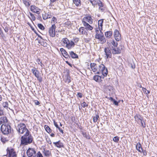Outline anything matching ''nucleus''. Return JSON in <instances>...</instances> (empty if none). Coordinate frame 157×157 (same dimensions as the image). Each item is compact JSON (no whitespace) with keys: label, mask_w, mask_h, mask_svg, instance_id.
<instances>
[{"label":"nucleus","mask_w":157,"mask_h":157,"mask_svg":"<svg viewBox=\"0 0 157 157\" xmlns=\"http://www.w3.org/2000/svg\"><path fill=\"white\" fill-rule=\"evenodd\" d=\"M33 140V137L30 134L29 131L26 132L21 138V144L26 145L31 143Z\"/></svg>","instance_id":"nucleus-1"},{"label":"nucleus","mask_w":157,"mask_h":157,"mask_svg":"<svg viewBox=\"0 0 157 157\" xmlns=\"http://www.w3.org/2000/svg\"><path fill=\"white\" fill-rule=\"evenodd\" d=\"M1 129L2 132L5 135H7L11 132V127L8 124H2L1 127Z\"/></svg>","instance_id":"nucleus-2"},{"label":"nucleus","mask_w":157,"mask_h":157,"mask_svg":"<svg viewBox=\"0 0 157 157\" xmlns=\"http://www.w3.org/2000/svg\"><path fill=\"white\" fill-rule=\"evenodd\" d=\"M16 129L19 134H23L25 132H26L29 131L26 128L25 124L23 123H20L18 124L16 127Z\"/></svg>","instance_id":"nucleus-3"},{"label":"nucleus","mask_w":157,"mask_h":157,"mask_svg":"<svg viewBox=\"0 0 157 157\" xmlns=\"http://www.w3.org/2000/svg\"><path fill=\"white\" fill-rule=\"evenodd\" d=\"M95 38L96 39H98L100 43L101 44H103L106 42V39L102 31H100L99 34H98L97 35L95 34Z\"/></svg>","instance_id":"nucleus-4"},{"label":"nucleus","mask_w":157,"mask_h":157,"mask_svg":"<svg viewBox=\"0 0 157 157\" xmlns=\"http://www.w3.org/2000/svg\"><path fill=\"white\" fill-rule=\"evenodd\" d=\"M28 157H36V151L34 148H29L26 151Z\"/></svg>","instance_id":"nucleus-5"},{"label":"nucleus","mask_w":157,"mask_h":157,"mask_svg":"<svg viewBox=\"0 0 157 157\" xmlns=\"http://www.w3.org/2000/svg\"><path fill=\"white\" fill-rule=\"evenodd\" d=\"M7 154H8V157H17L16 152L13 148L9 149L7 148L6 150Z\"/></svg>","instance_id":"nucleus-6"},{"label":"nucleus","mask_w":157,"mask_h":157,"mask_svg":"<svg viewBox=\"0 0 157 157\" xmlns=\"http://www.w3.org/2000/svg\"><path fill=\"white\" fill-rule=\"evenodd\" d=\"M56 26L55 24L52 25V26L49 29V33L50 36L52 37H54L55 36V29Z\"/></svg>","instance_id":"nucleus-7"},{"label":"nucleus","mask_w":157,"mask_h":157,"mask_svg":"<svg viewBox=\"0 0 157 157\" xmlns=\"http://www.w3.org/2000/svg\"><path fill=\"white\" fill-rule=\"evenodd\" d=\"M114 36L116 40L119 41L121 39V35L117 29H115L114 32Z\"/></svg>","instance_id":"nucleus-8"},{"label":"nucleus","mask_w":157,"mask_h":157,"mask_svg":"<svg viewBox=\"0 0 157 157\" xmlns=\"http://www.w3.org/2000/svg\"><path fill=\"white\" fill-rule=\"evenodd\" d=\"M82 21H86L90 24H92L93 22V19L90 15H87L84 17Z\"/></svg>","instance_id":"nucleus-9"},{"label":"nucleus","mask_w":157,"mask_h":157,"mask_svg":"<svg viewBox=\"0 0 157 157\" xmlns=\"http://www.w3.org/2000/svg\"><path fill=\"white\" fill-rule=\"evenodd\" d=\"M30 10L33 13H36L37 14L40 13L39 9L35 6H31Z\"/></svg>","instance_id":"nucleus-10"},{"label":"nucleus","mask_w":157,"mask_h":157,"mask_svg":"<svg viewBox=\"0 0 157 157\" xmlns=\"http://www.w3.org/2000/svg\"><path fill=\"white\" fill-rule=\"evenodd\" d=\"M60 51L61 52L63 56L66 58H70V56L66 51L63 48H61L60 49Z\"/></svg>","instance_id":"nucleus-11"},{"label":"nucleus","mask_w":157,"mask_h":157,"mask_svg":"<svg viewBox=\"0 0 157 157\" xmlns=\"http://www.w3.org/2000/svg\"><path fill=\"white\" fill-rule=\"evenodd\" d=\"M104 51L105 53L107 58H108L109 57L110 58L112 54L109 48L108 47L105 48L104 49Z\"/></svg>","instance_id":"nucleus-12"},{"label":"nucleus","mask_w":157,"mask_h":157,"mask_svg":"<svg viewBox=\"0 0 157 157\" xmlns=\"http://www.w3.org/2000/svg\"><path fill=\"white\" fill-rule=\"evenodd\" d=\"M8 122V120L6 117H0V125L2 124H5Z\"/></svg>","instance_id":"nucleus-13"},{"label":"nucleus","mask_w":157,"mask_h":157,"mask_svg":"<svg viewBox=\"0 0 157 157\" xmlns=\"http://www.w3.org/2000/svg\"><path fill=\"white\" fill-rule=\"evenodd\" d=\"M82 23L84 26L85 27V28L87 29L91 30L93 29V28L86 22L84 21H82Z\"/></svg>","instance_id":"nucleus-14"},{"label":"nucleus","mask_w":157,"mask_h":157,"mask_svg":"<svg viewBox=\"0 0 157 157\" xmlns=\"http://www.w3.org/2000/svg\"><path fill=\"white\" fill-rule=\"evenodd\" d=\"M75 44L74 42L71 40L68 42L67 44L66 45V48H68V49H70L74 47L75 46Z\"/></svg>","instance_id":"nucleus-15"},{"label":"nucleus","mask_w":157,"mask_h":157,"mask_svg":"<svg viewBox=\"0 0 157 157\" xmlns=\"http://www.w3.org/2000/svg\"><path fill=\"white\" fill-rule=\"evenodd\" d=\"M52 15L51 13L48 12L47 13H45L44 14H43L42 17L44 20H46L48 18H50L52 17Z\"/></svg>","instance_id":"nucleus-16"},{"label":"nucleus","mask_w":157,"mask_h":157,"mask_svg":"<svg viewBox=\"0 0 157 157\" xmlns=\"http://www.w3.org/2000/svg\"><path fill=\"white\" fill-rule=\"evenodd\" d=\"M135 120L138 123H140V122H141L143 120L142 117L140 115H135Z\"/></svg>","instance_id":"nucleus-17"},{"label":"nucleus","mask_w":157,"mask_h":157,"mask_svg":"<svg viewBox=\"0 0 157 157\" xmlns=\"http://www.w3.org/2000/svg\"><path fill=\"white\" fill-rule=\"evenodd\" d=\"M34 76L36 77L39 75V72L38 71L35 67H33L31 70Z\"/></svg>","instance_id":"nucleus-18"},{"label":"nucleus","mask_w":157,"mask_h":157,"mask_svg":"<svg viewBox=\"0 0 157 157\" xmlns=\"http://www.w3.org/2000/svg\"><path fill=\"white\" fill-rule=\"evenodd\" d=\"M136 150L139 152H142L143 151V149L141 144L140 143H137L136 146Z\"/></svg>","instance_id":"nucleus-19"},{"label":"nucleus","mask_w":157,"mask_h":157,"mask_svg":"<svg viewBox=\"0 0 157 157\" xmlns=\"http://www.w3.org/2000/svg\"><path fill=\"white\" fill-rule=\"evenodd\" d=\"M112 53L113 54H119L121 52V50L118 48H116L112 47Z\"/></svg>","instance_id":"nucleus-20"},{"label":"nucleus","mask_w":157,"mask_h":157,"mask_svg":"<svg viewBox=\"0 0 157 157\" xmlns=\"http://www.w3.org/2000/svg\"><path fill=\"white\" fill-rule=\"evenodd\" d=\"M90 67L94 72H95L97 69V67L96 63H91Z\"/></svg>","instance_id":"nucleus-21"},{"label":"nucleus","mask_w":157,"mask_h":157,"mask_svg":"<svg viewBox=\"0 0 157 157\" xmlns=\"http://www.w3.org/2000/svg\"><path fill=\"white\" fill-rule=\"evenodd\" d=\"M113 34L112 32L111 31H108L105 33V35L107 39L110 38Z\"/></svg>","instance_id":"nucleus-22"},{"label":"nucleus","mask_w":157,"mask_h":157,"mask_svg":"<svg viewBox=\"0 0 157 157\" xmlns=\"http://www.w3.org/2000/svg\"><path fill=\"white\" fill-rule=\"evenodd\" d=\"M53 143L56 146L58 147L61 148L63 147V143L59 141L57 142H53Z\"/></svg>","instance_id":"nucleus-23"},{"label":"nucleus","mask_w":157,"mask_h":157,"mask_svg":"<svg viewBox=\"0 0 157 157\" xmlns=\"http://www.w3.org/2000/svg\"><path fill=\"white\" fill-rule=\"evenodd\" d=\"M69 54L71 57L73 59L78 58V56L76 53H75L73 51L69 52Z\"/></svg>","instance_id":"nucleus-24"},{"label":"nucleus","mask_w":157,"mask_h":157,"mask_svg":"<svg viewBox=\"0 0 157 157\" xmlns=\"http://www.w3.org/2000/svg\"><path fill=\"white\" fill-rule=\"evenodd\" d=\"M101 78H103V77L102 76H99L98 75H95L94 76L93 79L96 82H99Z\"/></svg>","instance_id":"nucleus-25"},{"label":"nucleus","mask_w":157,"mask_h":157,"mask_svg":"<svg viewBox=\"0 0 157 157\" xmlns=\"http://www.w3.org/2000/svg\"><path fill=\"white\" fill-rule=\"evenodd\" d=\"M106 68L105 67V66L104 64H101L99 66V71H101L102 73L103 71L104 70V69H105Z\"/></svg>","instance_id":"nucleus-26"},{"label":"nucleus","mask_w":157,"mask_h":157,"mask_svg":"<svg viewBox=\"0 0 157 157\" xmlns=\"http://www.w3.org/2000/svg\"><path fill=\"white\" fill-rule=\"evenodd\" d=\"M103 19L100 20L98 21V26L99 27L101 30H102L103 23Z\"/></svg>","instance_id":"nucleus-27"},{"label":"nucleus","mask_w":157,"mask_h":157,"mask_svg":"<svg viewBox=\"0 0 157 157\" xmlns=\"http://www.w3.org/2000/svg\"><path fill=\"white\" fill-rule=\"evenodd\" d=\"M73 1L77 6H81V2L80 0H73Z\"/></svg>","instance_id":"nucleus-28"},{"label":"nucleus","mask_w":157,"mask_h":157,"mask_svg":"<svg viewBox=\"0 0 157 157\" xmlns=\"http://www.w3.org/2000/svg\"><path fill=\"white\" fill-rule=\"evenodd\" d=\"M108 71L107 68H106L105 69H104V70L103 71L102 73H101L102 74V76L103 77V78L105 77H106L108 74Z\"/></svg>","instance_id":"nucleus-29"},{"label":"nucleus","mask_w":157,"mask_h":157,"mask_svg":"<svg viewBox=\"0 0 157 157\" xmlns=\"http://www.w3.org/2000/svg\"><path fill=\"white\" fill-rule=\"evenodd\" d=\"M99 118V115L98 113L97 114L96 113V116L94 117L93 121L95 123L97 122Z\"/></svg>","instance_id":"nucleus-30"},{"label":"nucleus","mask_w":157,"mask_h":157,"mask_svg":"<svg viewBox=\"0 0 157 157\" xmlns=\"http://www.w3.org/2000/svg\"><path fill=\"white\" fill-rule=\"evenodd\" d=\"M71 77L70 76L69 74L67 73L66 75V78L65 79V82H67L68 83L71 82Z\"/></svg>","instance_id":"nucleus-31"},{"label":"nucleus","mask_w":157,"mask_h":157,"mask_svg":"<svg viewBox=\"0 0 157 157\" xmlns=\"http://www.w3.org/2000/svg\"><path fill=\"white\" fill-rule=\"evenodd\" d=\"M82 135L83 136L87 139H90V136L89 135L88 133L86 132H83Z\"/></svg>","instance_id":"nucleus-32"},{"label":"nucleus","mask_w":157,"mask_h":157,"mask_svg":"<svg viewBox=\"0 0 157 157\" xmlns=\"http://www.w3.org/2000/svg\"><path fill=\"white\" fill-rule=\"evenodd\" d=\"M70 41L67 38H63L62 39V41L63 42V43L65 44L66 45L67 44L68 42Z\"/></svg>","instance_id":"nucleus-33"},{"label":"nucleus","mask_w":157,"mask_h":157,"mask_svg":"<svg viewBox=\"0 0 157 157\" xmlns=\"http://www.w3.org/2000/svg\"><path fill=\"white\" fill-rule=\"evenodd\" d=\"M44 128L46 131L48 133H50L52 132V130L47 125H45Z\"/></svg>","instance_id":"nucleus-34"},{"label":"nucleus","mask_w":157,"mask_h":157,"mask_svg":"<svg viewBox=\"0 0 157 157\" xmlns=\"http://www.w3.org/2000/svg\"><path fill=\"white\" fill-rule=\"evenodd\" d=\"M102 30H101V28L99 27L98 26V27L96 28L95 29V34H99L100 33V31H102Z\"/></svg>","instance_id":"nucleus-35"},{"label":"nucleus","mask_w":157,"mask_h":157,"mask_svg":"<svg viewBox=\"0 0 157 157\" xmlns=\"http://www.w3.org/2000/svg\"><path fill=\"white\" fill-rule=\"evenodd\" d=\"M43 153L46 156H49L51 154L49 150H44Z\"/></svg>","instance_id":"nucleus-36"},{"label":"nucleus","mask_w":157,"mask_h":157,"mask_svg":"<svg viewBox=\"0 0 157 157\" xmlns=\"http://www.w3.org/2000/svg\"><path fill=\"white\" fill-rule=\"evenodd\" d=\"M79 32L81 33L82 34H85V32L84 31V28L83 27L80 28L79 30Z\"/></svg>","instance_id":"nucleus-37"},{"label":"nucleus","mask_w":157,"mask_h":157,"mask_svg":"<svg viewBox=\"0 0 157 157\" xmlns=\"http://www.w3.org/2000/svg\"><path fill=\"white\" fill-rule=\"evenodd\" d=\"M36 62L39 65H40L42 67L44 66V65L42 63V62L40 61V59L38 58L36 60Z\"/></svg>","instance_id":"nucleus-38"},{"label":"nucleus","mask_w":157,"mask_h":157,"mask_svg":"<svg viewBox=\"0 0 157 157\" xmlns=\"http://www.w3.org/2000/svg\"><path fill=\"white\" fill-rule=\"evenodd\" d=\"M2 105L5 108H7L8 107L9 104L7 101H6L5 102H3V103L2 104Z\"/></svg>","instance_id":"nucleus-39"},{"label":"nucleus","mask_w":157,"mask_h":157,"mask_svg":"<svg viewBox=\"0 0 157 157\" xmlns=\"http://www.w3.org/2000/svg\"><path fill=\"white\" fill-rule=\"evenodd\" d=\"M38 27L41 30H44V27L43 25L41 24H38L37 25Z\"/></svg>","instance_id":"nucleus-40"},{"label":"nucleus","mask_w":157,"mask_h":157,"mask_svg":"<svg viewBox=\"0 0 157 157\" xmlns=\"http://www.w3.org/2000/svg\"><path fill=\"white\" fill-rule=\"evenodd\" d=\"M142 89L143 90L144 92L146 94H148L150 93V91L147 90L145 88L142 87Z\"/></svg>","instance_id":"nucleus-41"},{"label":"nucleus","mask_w":157,"mask_h":157,"mask_svg":"<svg viewBox=\"0 0 157 157\" xmlns=\"http://www.w3.org/2000/svg\"><path fill=\"white\" fill-rule=\"evenodd\" d=\"M113 141L115 142H117L119 140V137L117 136H115L113 139Z\"/></svg>","instance_id":"nucleus-42"},{"label":"nucleus","mask_w":157,"mask_h":157,"mask_svg":"<svg viewBox=\"0 0 157 157\" xmlns=\"http://www.w3.org/2000/svg\"><path fill=\"white\" fill-rule=\"evenodd\" d=\"M112 44L115 47H117V46L118 44L114 40H113L111 42Z\"/></svg>","instance_id":"nucleus-43"},{"label":"nucleus","mask_w":157,"mask_h":157,"mask_svg":"<svg viewBox=\"0 0 157 157\" xmlns=\"http://www.w3.org/2000/svg\"><path fill=\"white\" fill-rule=\"evenodd\" d=\"M36 157H43L42 154L41 153L40 151H38L36 154Z\"/></svg>","instance_id":"nucleus-44"},{"label":"nucleus","mask_w":157,"mask_h":157,"mask_svg":"<svg viewBox=\"0 0 157 157\" xmlns=\"http://www.w3.org/2000/svg\"><path fill=\"white\" fill-rule=\"evenodd\" d=\"M52 22L54 23H55L56 22L57 23V19L54 17H53L52 18Z\"/></svg>","instance_id":"nucleus-45"},{"label":"nucleus","mask_w":157,"mask_h":157,"mask_svg":"<svg viewBox=\"0 0 157 157\" xmlns=\"http://www.w3.org/2000/svg\"><path fill=\"white\" fill-rule=\"evenodd\" d=\"M30 16H31V17L32 20L33 21H34L35 20L36 18H35V17L33 15V14L32 13H30Z\"/></svg>","instance_id":"nucleus-46"},{"label":"nucleus","mask_w":157,"mask_h":157,"mask_svg":"<svg viewBox=\"0 0 157 157\" xmlns=\"http://www.w3.org/2000/svg\"><path fill=\"white\" fill-rule=\"evenodd\" d=\"M88 106V104L85 102H84L82 104V106L83 107H85L87 106Z\"/></svg>","instance_id":"nucleus-47"},{"label":"nucleus","mask_w":157,"mask_h":157,"mask_svg":"<svg viewBox=\"0 0 157 157\" xmlns=\"http://www.w3.org/2000/svg\"><path fill=\"white\" fill-rule=\"evenodd\" d=\"M140 123H141V125H142V126L143 127V128H145V125H146L145 123L144 122V121H143V120L141 122H140Z\"/></svg>","instance_id":"nucleus-48"},{"label":"nucleus","mask_w":157,"mask_h":157,"mask_svg":"<svg viewBox=\"0 0 157 157\" xmlns=\"http://www.w3.org/2000/svg\"><path fill=\"white\" fill-rule=\"evenodd\" d=\"M95 2L96 5L97 4L98 5L101 2V1L100 0H95Z\"/></svg>","instance_id":"nucleus-49"},{"label":"nucleus","mask_w":157,"mask_h":157,"mask_svg":"<svg viewBox=\"0 0 157 157\" xmlns=\"http://www.w3.org/2000/svg\"><path fill=\"white\" fill-rule=\"evenodd\" d=\"M37 79L40 82H41L42 80V78L41 77L39 76V75L38 76H37L36 77Z\"/></svg>","instance_id":"nucleus-50"},{"label":"nucleus","mask_w":157,"mask_h":157,"mask_svg":"<svg viewBox=\"0 0 157 157\" xmlns=\"http://www.w3.org/2000/svg\"><path fill=\"white\" fill-rule=\"evenodd\" d=\"M53 122H54V124L55 126H56V127L57 128H59V127L58 126V125L57 124V123L54 120Z\"/></svg>","instance_id":"nucleus-51"},{"label":"nucleus","mask_w":157,"mask_h":157,"mask_svg":"<svg viewBox=\"0 0 157 157\" xmlns=\"http://www.w3.org/2000/svg\"><path fill=\"white\" fill-rule=\"evenodd\" d=\"M1 140L2 142L3 143H5L6 141V140L5 138L2 137Z\"/></svg>","instance_id":"nucleus-52"},{"label":"nucleus","mask_w":157,"mask_h":157,"mask_svg":"<svg viewBox=\"0 0 157 157\" xmlns=\"http://www.w3.org/2000/svg\"><path fill=\"white\" fill-rule=\"evenodd\" d=\"M77 96L78 97L81 98L82 97V94L81 93H78L77 94Z\"/></svg>","instance_id":"nucleus-53"},{"label":"nucleus","mask_w":157,"mask_h":157,"mask_svg":"<svg viewBox=\"0 0 157 157\" xmlns=\"http://www.w3.org/2000/svg\"><path fill=\"white\" fill-rule=\"evenodd\" d=\"M34 32L36 34V35L38 36V37H40L41 39H42V37L40 36L36 32V31H34Z\"/></svg>","instance_id":"nucleus-54"},{"label":"nucleus","mask_w":157,"mask_h":157,"mask_svg":"<svg viewBox=\"0 0 157 157\" xmlns=\"http://www.w3.org/2000/svg\"><path fill=\"white\" fill-rule=\"evenodd\" d=\"M119 103V102L115 100V101H114L113 104L116 105H118Z\"/></svg>","instance_id":"nucleus-55"},{"label":"nucleus","mask_w":157,"mask_h":157,"mask_svg":"<svg viewBox=\"0 0 157 157\" xmlns=\"http://www.w3.org/2000/svg\"><path fill=\"white\" fill-rule=\"evenodd\" d=\"M99 10H100L101 11H103L104 10V9L103 7V6L101 7V6L100 7H99Z\"/></svg>","instance_id":"nucleus-56"},{"label":"nucleus","mask_w":157,"mask_h":157,"mask_svg":"<svg viewBox=\"0 0 157 157\" xmlns=\"http://www.w3.org/2000/svg\"><path fill=\"white\" fill-rule=\"evenodd\" d=\"M3 114V113L2 110L0 108V116H2Z\"/></svg>","instance_id":"nucleus-57"},{"label":"nucleus","mask_w":157,"mask_h":157,"mask_svg":"<svg viewBox=\"0 0 157 157\" xmlns=\"http://www.w3.org/2000/svg\"><path fill=\"white\" fill-rule=\"evenodd\" d=\"M4 31L6 33H7L9 30L8 28L7 27H6L4 29Z\"/></svg>","instance_id":"nucleus-58"},{"label":"nucleus","mask_w":157,"mask_h":157,"mask_svg":"<svg viewBox=\"0 0 157 157\" xmlns=\"http://www.w3.org/2000/svg\"><path fill=\"white\" fill-rule=\"evenodd\" d=\"M35 104L36 105H38L40 104V102L39 101L36 100L35 102Z\"/></svg>","instance_id":"nucleus-59"},{"label":"nucleus","mask_w":157,"mask_h":157,"mask_svg":"<svg viewBox=\"0 0 157 157\" xmlns=\"http://www.w3.org/2000/svg\"><path fill=\"white\" fill-rule=\"evenodd\" d=\"M58 129L59 130V132H60L62 133H63V131L62 129L61 128H60L59 127L58 128Z\"/></svg>","instance_id":"nucleus-60"},{"label":"nucleus","mask_w":157,"mask_h":157,"mask_svg":"<svg viewBox=\"0 0 157 157\" xmlns=\"http://www.w3.org/2000/svg\"><path fill=\"white\" fill-rule=\"evenodd\" d=\"M143 152L144 155H147V151L146 150L143 151Z\"/></svg>","instance_id":"nucleus-61"},{"label":"nucleus","mask_w":157,"mask_h":157,"mask_svg":"<svg viewBox=\"0 0 157 157\" xmlns=\"http://www.w3.org/2000/svg\"><path fill=\"white\" fill-rule=\"evenodd\" d=\"M98 5V6L99 7H100L101 6H101H103V4L101 2H100V4H99Z\"/></svg>","instance_id":"nucleus-62"},{"label":"nucleus","mask_w":157,"mask_h":157,"mask_svg":"<svg viewBox=\"0 0 157 157\" xmlns=\"http://www.w3.org/2000/svg\"><path fill=\"white\" fill-rule=\"evenodd\" d=\"M107 98L111 101H113V100L114 99L112 97Z\"/></svg>","instance_id":"nucleus-63"},{"label":"nucleus","mask_w":157,"mask_h":157,"mask_svg":"<svg viewBox=\"0 0 157 157\" xmlns=\"http://www.w3.org/2000/svg\"><path fill=\"white\" fill-rule=\"evenodd\" d=\"M131 67L132 69H134L135 68V65H132V64H131Z\"/></svg>","instance_id":"nucleus-64"}]
</instances>
